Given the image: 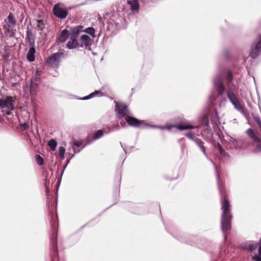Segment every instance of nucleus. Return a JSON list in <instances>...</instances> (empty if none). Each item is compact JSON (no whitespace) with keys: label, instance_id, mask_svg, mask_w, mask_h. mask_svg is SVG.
I'll use <instances>...</instances> for the list:
<instances>
[{"label":"nucleus","instance_id":"obj_48","mask_svg":"<svg viewBox=\"0 0 261 261\" xmlns=\"http://www.w3.org/2000/svg\"><path fill=\"white\" fill-rule=\"evenodd\" d=\"M123 19L122 18H120V21H121V20H122Z\"/></svg>","mask_w":261,"mask_h":261},{"label":"nucleus","instance_id":"obj_37","mask_svg":"<svg viewBox=\"0 0 261 261\" xmlns=\"http://www.w3.org/2000/svg\"><path fill=\"white\" fill-rule=\"evenodd\" d=\"M119 128H120L119 125L116 124V125H114V126H113L112 128H109L108 132H106V134H108L114 130H117V129H119Z\"/></svg>","mask_w":261,"mask_h":261},{"label":"nucleus","instance_id":"obj_3","mask_svg":"<svg viewBox=\"0 0 261 261\" xmlns=\"http://www.w3.org/2000/svg\"><path fill=\"white\" fill-rule=\"evenodd\" d=\"M147 127H150L151 128H160L161 129H168V130H171L172 128H176L180 130H187V129H191L193 128H198L200 127L199 125H193L189 123H184L180 124L179 125H167L166 126H160L156 125H152L149 123V125H147Z\"/></svg>","mask_w":261,"mask_h":261},{"label":"nucleus","instance_id":"obj_23","mask_svg":"<svg viewBox=\"0 0 261 261\" xmlns=\"http://www.w3.org/2000/svg\"><path fill=\"white\" fill-rule=\"evenodd\" d=\"M103 135V132L101 130H97L95 134H94V136L93 137L92 140L90 141L89 139V137H88L87 139V142L86 144H89L92 142L93 140H97L102 137Z\"/></svg>","mask_w":261,"mask_h":261},{"label":"nucleus","instance_id":"obj_7","mask_svg":"<svg viewBox=\"0 0 261 261\" xmlns=\"http://www.w3.org/2000/svg\"><path fill=\"white\" fill-rule=\"evenodd\" d=\"M53 13L57 17L60 19L65 18L68 14V10L61 3H58L54 6Z\"/></svg>","mask_w":261,"mask_h":261},{"label":"nucleus","instance_id":"obj_53","mask_svg":"<svg viewBox=\"0 0 261 261\" xmlns=\"http://www.w3.org/2000/svg\"><path fill=\"white\" fill-rule=\"evenodd\" d=\"M69 162V160L67 161V164Z\"/></svg>","mask_w":261,"mask_h":261},{"label":"nucleus","instance_id":"obj_9","mask_svg":"<svg viewBox=\"0 0 261 261\" xmlns=\"http://www.w3.org/2000/svg\"><path fill=\"white\" fill-rule=\"evenodd\" d=\"M15 100L12 97H7L6 98H0V108H6L8 111L14 109L13 104Z\"/></svg>","mask_w":261,"mask_h":261},{"label":"nucleus","instance_id":"obj_40","mask_svg":"<svg viewBox=\"0 0 261 261\" xmlns=\"http://www.w3.org/2000/svg\"><path fill=\"white\" fill-rule=\"evenodd\" d=\"M218 146L220 150V153L222 155H225L226 154L225 151L223 149L220 144L218 143Z\"/></svg>","mask_w":261,"mask_h":261},{"label":"nucleus","instance_id":"obj_50","mask_svg":"<svg viewBox=\"0 0 261 261\" xmlns=\"http://www.w3.org/2000/svg\"><path fill=\"white\" fill-rule=\"evenodd\" d=\"M120 145H121V147H123L122 143H120Z\"/></svg>","mask_w":261,"mask_h":261},{"label":"nucleus","instance_id":"obj_21","mask_svg":"<svg viewBox=\"0 0 261 261\" xmlns=\"http://www.w3.org/2000/svg\"><path fill=\"white\" fill-rule=\"evenodd\" d=\"M83 27L81 25H78L76 27L73 28L72 29L70 36H73L75 37V38H77V36L80 34V33L81 32H83Z\"/></svg>","mask_w":261,"mask_h":261},{"label":"nucleus","instance_id":"obj_4","mask_svg":"<svg viewBox=\"0 0 261 261\" xmlns=\"http://www.w3.org/2000/svg\"><path fill=\"white\" fill-rule=\"evenodd\" d=\"M41 83V79L36 77H32L30 82L26 84L24 88L25 92H30L31 95H36L37 93L39 85Z\"/></svg>","mask_w":261,"mask_h":261},{"label":"nucleus","instance_id":"obj_31","mask_svg":"<svg viewBox=\"0 0 261 261\" xmlns=\"http://www.w3.org/2000/svg\"><path fill=\"white\" fill-rule=\"evenodd\" d=\"M232 105L237 111L240 112H243V108L239 101L234 102L233 103H232Z\"/></svg>","mask_w":261,"mask_h":261},{"label":"nucleus","instance_id":"obj_36","mask_svg":"<svg viewBox=\"0 0 261 261\" xmlns=\"http://www.w3.org/2000/svg\"><path fill=\"white\" fill-rule=\"evenodd\" d=\"M42 69L40 68H37L36 72V74L33 77H38L39 79H40V76L42 74Z\"/></svg>","mask_w":261,"mask_h":261},{"label":"nucleus","instance_id":"obj_38","mask_svg":"<svg viewBox=\"0 0 261 261\" xmlns=\"http://www.w3.org/2000/svg\"><path fill=\"white\" fill-rule=\"evenodd\" d=\"M185 136L189 138V139H191L194 141V140H195V138L193 137V133L192 132H189L187 133Z\"/></svg>","mask_w":261,"mask_h":261},{"label":"nucleus","instance_id":"obj_13","mask_svg":"<svg viewBox=\"0 0 261 261\" xmlns=\"http://www.w3.org/2000/svg\"><path fill=\"white\" fill-rule=\"evenodd\" d=\"M227 139L229 144L231 146L232 148H235L236 149H239L241 148L243 144L241 140H237L230 136H228Z\"/></svg>","mask_w":261,"mask_h":261},{"label":"nucleus","instance_id":"obj_11","mask_svg":"<svg viewBox=\"0 0 261 261\" xmlns=\"http://www.w3.org/2000/svg\"><path fill=\"white\" fill-rule=\"evenodd\" d=\"M237 87L234 86L233 88H227L226 90L227 96L231 104L239 101L234 93V92L237 91Z\"/></svg>","mask_w":261,"mask_h":261},{"label":"nucleus","instance_id":"obj_51","mask_svg":"<svg viewBox=\"0 0 261 261\" xmlns=\"http://www.w3.org/2000/svg\"><path fill=\"white\" fill-rule=\"evenodd\" d=\"M120 145H121V147H123L122 143H120Z\"/></svg>","mask_w":261,"mask_h":261},{"label":"nucleus","instance_id":"obj_1","mask_svg":"<svg viewBox=\"0 0 261 261\" xmlns=\"http://www.w3.org/2000/svg\"><path fill=\"white\" fill-rule=\"evenodd\" d=\"M194 142L199 147L204 155L206 156L208 161H210L216 168V172L217 174V179L218 186L220 194L221 196V209L222 210V214L221 220V229L223 232L229 230L231 229V221L232 219L231 212L230 210V204L229 201L225 198L226 194L223 186L221 181L220 175L217 170L216 165L214 163L212 160L208 158L206 151L205 148L204 146V142L198 138H195Z\"/></svg>","mask_w":261,"mask_h":261},{"label":"nucleus","instance_id":"obj_41","mask_svg":"<svg viewBox=\"0 0 261 261\" xmlns=\"http://www.w3.org/2000/svg\"><path fill=\"white\" fill-rule=\"evenodd\" d=\"M21 127L23 129L25 130V129H27L29 128V125L26 123H22V124H21Z\"/></svg>","mask_w":261,"mask_h":261},{"label":"nucleus","instance_id":"obj_24","mask_svg":"<svg viewBox=\"0 0 261 261\" xmlns=\"http://www.w3.org/2000/svg\"><path fill=\"white\" fill-rule=\"evenodd\" d=\"M246 133L248 136L256 142H259L260 139L257 136L256 134L253 132L251 128L247 130Z\"/></svg>","mask_w":261,"mask_h":261},{"label":"nucleus","instance_id":"obj_15","mask_svg":"<svg viewBox=\"0 0 261 261\" xmlns=\"http://www.w3.org/2000/svg\"><path fill=\"white\" fill-rule=\"evenodd\" d=\"M69 36V32L67 30L64 29L61 32L58 38L57 39V42L64 43L66 41Z\"/></svg>","mask_w":261,"mask_h":261},{"label":"nucleus","instance_id":"obj_32","mask_svg":"<svg viewBox=\"0 0 261 261\" xmlns=\"http://www.w3.org/2000/svg\"><path fill=\"white\" fill-rule=\"evenodd\" d=\"M45 27V24L43 21L41 20H38L37 21L36 28L38 31H42Z\"/></svg>","mask_w":261,"mask_h":261},{"label":"nucleus","instance_id":"obj_22","mask_svg":"<svg viewBox=\"0 0 261 261\" xmlns=\"http://www.w3.org/2000/svg\"><path fill=\"white\" fill-rule=\"evenodd\" d=\"M103 95V94L100 90H96L94 92L91 93L89 95L84 97L83 98H81V100H86L89 99L91 98L94 97L96 96H98L99 97L102 96Z\"/></svg>","mask_w":261,"mask_h":261},{"label":"nucleus","instance_id":"obj_29","mask_svg":"<svg viewBox=\"0 0 261 261\" xmlns=\"http://www.w3.org/2000/svg\"><path fill=\"white\" fill-rule=\"evenodd\" d=\"M83 32H85V33L90 35L93 37H95L94 34H95V30L92 27H89V28H87L84 29Z\"/></svg>","mask_w":261,"mask_h":261},{"label":"nucleus","instance_id":"obj_44","mask_svg":"<svg viewBox=\"0 0 261 261\" xmlns=\"http://www.w3.org/2000/svg\"><path fill=\"white\" fill-rule=\"evenodd\" d=\"M258 254H259V256H261V246L260 245H259V248H258Z\"/></svg>","mask_w":261,"mask_h":261},{"label":"nucleus","instance_id":"obj_26","mask_svg":"<svg viewBox=\"0 0 261 261\" xmlns=\"http://www.w3.org/2000/svg\"><path fill=\"white\" fill-rule=\"evenodd\" d=\"M128 4L130 5V9L132 11L138 10L139 8V3L137 1H128Z\"/></svg>","mask_w":261,"mask_h":261},{"label":"nucleus","instance_id":"obj_8","mask_svg":"<svg viewBox=\"0 0 261 261\" xmlns=\"http://www.w3.org/2000/svg\"><path fill=\"white\" fill-rule=\"evenodd\" d=\"M126 121L132 126L135 127L145 128L147 125H149V123L144 120H139L137 118L130 116H126L125 118Z\"/></svg>","mask_w":261,"mask_h":261},{"label":"nucleus","instance_id":"obj_33","mask_svg":"<svg viewBox=\"0 0 261 261\" xmlns=\"http://www.w3.org/2000/svg\"><path fill=\"white\" fill-rule=\"evenodd\" d=\"M211 119L212 122L215 124H216L218 121V115L216 110H214V112L212 113Z\"/></svg>","mask_w":261,"mask_h":261},{"label":"nucleus","instance_id":"obj_5","mask_svg":"<svg viewBox=\"0 0 261 261\" xmlns=\"http://www.w3.org/2000/svg\"><path fill=\"white\" fill-rule=\"evenodd\" d=\"M261 53V35L257 36L251 47L250 56L255 59Z\"/></svg>","mask_w":261,"mask_h":261},{"label":"nucleus","instance_id":"obj_28","mask_svg":"<svg viewBox=\"0 0 261 261\" xmlns=\"http://www.w3.org/2000/svg\"><path fill=\"white\" fill-rule=\"evenodd\" d=\"M82 145V142L81 141H75L73 145L72 146V149L74 151V153L71 156L70 159L72 158L75 153H79L80 152L81 150H79L78 151H75L76 148L75 147H79Z\"/></svg>","mask_w":261,"mask_h":261},{"label":"nucleus","instance_id":"obj_27","mask_svg":"<svg viewBox=\"0 0 261 261\" xmlns=\"http://www.w3.org/2000/svg\"><path fill=\"white\" fill-rule=\"evenodd\" d=\"M201 124L206 127V129H210L209 127L208 118L207 115H204L201 117Z\"/></svg>","mask_w":261,"mask_h":261},{"label":"nucleus","instance_id":"obj_12","mask_svg":"<svg viewBox=\"0 0 261 261\" xmlns=\"http://www.w3.org/2000/svg\"><path fill=\"white\" fill-rule=\"evenodd\" d=\"M80 47H82L83 45L79 44L77 38L73 36H70V40L66 44V47L69 49H72Z\"/></svg>","mask_w":261,"mask_h":261},{"label":"nucleus","instance_id":"obj_46","mask_svg":"<svg viewBox=\"0 0 261 261\" xmlns=\"http://www.w3.org/2000/svg\"><path fill=\"white\" fill-rule=\"evenodd\" d=\"M260 123H261V121L259 120L258 121V125H259Z\"/></svg>","mask_w":261,"mask_h":261},{"label":"nucleus","instance_id":"obj_20","mask_svg":"<svg viewBox=\"0 0 261 261\" xmlns=\"http://www.w3.org/2000/svg\"><path fill=\"white\" fill-rule=\"evenodd\" d=\"M36 50L34 46H30V48L27 55V59L30 62L35 60V54Z\"/></svg>","mask_w":261,"mask_h":261},{"label":"nucleus","instance_id":"obj_25","mask_svg":"<svg viewBox=\"0 0 261 261\" xmlns=\"http://www.w3.org/2000/svg\"><path fill=\"white\" fill-rule=\"evenodd\" d=\"M8 27L9 29L13 28L16 23V21L12 13H10L7 18V22Z\"/></svg>","mask_w":261,"mask_h":261},{"label":"nucleus","instance_id":"obj_18","mask_svg":"<svg viewBox=\"0 0 261 261\" xmlns=\"http://www.w3.org/2000/svg\"><path fill=\"white\" fill-rule=\"evenodd\" d=\"M225 78L227 81V86L228 87L227 88H233L234 86H236L232 83V81L233 80V75L231 71H227Z\"/></svg>","mask_w":261,"mask_h":261},{"label":"nucleus","instance_id":"obj_42","mask_svg":"<svg viewBox=\"0 0 261 261\" xmlns=\"http://www.w3.org/2000/svg\"><path fill=\"white\" fill-rule=\"evenodd\" d=\"M255 151H261V143L257 145L256 148L254 149Z\"/></svg>","mask_w":261,"mask_h":261},{"label":"nucleus","instance_id":"obj_16","mask_svg":"<svg viewBox=\"0 0 261 261\" xmlns=\"http://www.w3.org/2000/svg\"><path fill=\"white\" fill-rule=\"evenodd\" d=\"M80 41L82 42L83 46H88L89 45H91L92 40L91 38L87 35H82L80 37Z\"/></svg>","mask_w":261,"mask_h":261},{"label":"nucleus","instance_id":"obj_49","mask_svg":"<svg viewBox=\"0 0 261 261\" xmlns=\"http://www.w3.org/2000/svg\"><path fill=\"white\" fill-rule=\"evenodd\" d=\"M120 145H121V147H123L122 143H120Z\"/></svg>","mask_w":261,"mask_h":261},{"label":"nucleus","instance_id":"obj_39","mask_svg":"<svg viewBox=\"0 0 261 261\" xmlns=\"http://www.w3.org/2000/svg\"><path fill=\"white\" fill-rule=\"evenodd\" d=\"M252 259L255 261H261V256L255 254L252 256Z\"/></svg>","mask_w":261,"mask_h":261},{"label":"nucleus","instance_id":"obj_45","mask_svg":"<svg viewBox=\"0 0 261 261\" xmlns=\"http://www.w3.org/2000/svg\"><path fill=\"white\" fill-rule=\"evenodd\" d=\"M90 45H89L88 46H85V48L86 49H88V50H91V47H90Z\"/></svg>","mask_w":261,"mask_h":261},{"label":"nucleus","instance_id":"obj_14","mask_svg":"<svg viewBox=\"0 0 261 261\" xmlns=\"http://www.w3.org/2000/svg\"><path fill=\"white\" fill-rule=\"evenodd\" d=\"M258 244L253 242H246L242 245V247L245 249L248 250L250 252L255 250L257 247Z\"/></svg>","mask_w":261,"mask_h":261},{"label":"nucleus","instance_id":"obj_43","mask_svg":"<svg viewBox=\"0 0 261 261\" xmlns=\"http://www.w3.org/2000/svg\"><path fill=\"white\" fill-rule=\"evenodd\" d=\"M111 21H113L116 24V27L118 28L120 26V23L118 21H114L113 19H112Z\"/></svg>","mask_w":261,"mask_h":261},{"label":"nucleus","instance_id":"obj_47","mask_svg":"<svg viewBox=\"0 0 261 261\" xmlns=\"http://www.w3.org/2000/svg\"><path fill=\"white\" fill-rule=\"evenodd\" d=\"M141 2H145L146 1V0H140Z\"/></svg>","mask_w":261,"mask_h":261},{"label":"nucleus","instance_id":"obj_52","mask_svg":"<svg viewBox=\"0 0 261 261\" xmlns=\"http://www.w3.org/2000/svg\"><path fill=\"white\" fill-rule=\"evenodd\" d=\"M123 150L126 152L125 149L124 148H123Z\"/></svg>","mask_w":261,"mask_h":261},{"label":"nucleus","instance_id":"obj_17","mask_svg":"<svg viewBox=\"0 0 261 261\" xmlns=\"http://www.w3.org/2000/svg\"><path fill=\"white\" fill-rule=\"evenodd\" d=\"M56 237V234H55V238H53L51 240L52 249L53 251V255L52 258L53 261H56V258L58 255Z\"/></svg>","mask_w":261,"mask_h":261},{"label":"nucleus","instance_id":"obj_34","mask_svg":"<svg viewBox=\"0 0 261 261\" xmlns=\"http://www.w3.org/2000/svg\"><path fill=\"white\" fill-rule=\"evenodd\" d=\"M35 161L37 164L39 166H41L43 164L44 162L43 158L38 154L35 156Z\"/></svg>","mask_w":261,"mask_h":261},{"label":"nucleus","instance_id":"obj_10","mask_svg":"<svg viewBox=\"0 0 261 261\" xmlns=\"http://www.w3.org/2000/svg\"><path fill=\"white\" fill-rule=\"evenodd\" d=\"M116 116L118 118H121L126 116L128 113V108L127 106L124 103L119 104L116 103Z\"/></svg>","mask_w":261,"mask_h":261},{"label":"nucleus","instance_id":"obj_19","mask_svg":"<svg viewBox=\"0 0 261 261\" xmlns=\"http://www.w3.org/2000/svg\"><path fill=\"white\" fill-rule=\"evenodd\" d=\"M26 38L28 41L30 46H34L35 37L31 30H27Z\"/></svg>","mask_w":261,"mask_h":261},{"label":"nucleus","instance_id":"obj_6","mask_svg":"<svg viewBox=\"0 0 261 261\" xmlns=\"http://www.w3.org/2000/svg\"><path fill=\"white\" fill-rule=\"evenodd\" d=\"M64 56V53L57 52L49 56L46 60V63L49 66L58 68L61 61V58Z\"/></svg>","mask_w":261,"mask_h":261},{"label":"nucleus","instance_id":"obj_2","mask_svg":"<svg viewBox=\"0 0 261 261\" xmlns=\"http://www.w3.org/2000/svg\"><path fill=\"white\" fill-rule=\"evenodd\" d=\"M213 86L218 93V95L217 96H212L211 99L213 101H220V103H221L222 102L223 96L225 92V88L223 82L222 77L220 74L214 77Z\"/></svg>","mask_w":261,"mask_h":261},{"label":"nucleus","instance_id":"obj_35","mask_svg":"<svg viewBox=\"0 0 261 261\" xmlns=\"http://www.w3.org/2000/svg\"><path fill=\"white\" fill-rule=\"evenodd\" d=\"M65 152V149L63 146H60L59 147V156L61 160L64 159V153Z\"/></svg>","mask_w":261,"mask_h":261},{"label":"nucleus","instance_id":"obj_30","mask_svg":"<svg viewBox=\"0 0 261 261\" xmlns=\"http://www.w3.org/2000/svg\"><path fill=\"white\" fill-rule=\"evenodd\" d=\"M48 145L53 151H55L56 149L57 143L55 140L50 139L48 142Z\"/></svg>","mask_w":261,"mask_h":261}]
</instances>
